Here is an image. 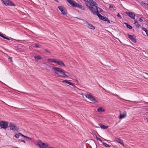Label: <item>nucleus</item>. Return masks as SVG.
<instances>
[{"label":"nucleus","mask_w":148,"mask_h":148,"mask_svg":"<svg viewBox=\"0 0 148 148\" xmlns=\"http://www.w3.org/2000/svg\"><path fill=\"white\" fill-rule=\"evenodd\" d=\"M52 70L55 71V73L58 75L60 77H68V76L65 74V71L61 68L53 67L51 68Z\"/></svg>","instance_id":"1"},{"label":"nucleus","mask_w":148,"mask_h":148,"mask_svg":"<svg viewBox=\"0 0 148 148\" xmlns=\"http://www.w3.org/2000/svg\"><path fill=\"white\" fill-rule=\"evenodd\" d=\"M98 8H99V7L95 5H92L90 4H89V9L94 15H97V13H99Z\"/></svg>","instance_id":"2"},{"label":"nucleus","mask_w":148,"mask_h":148,"mask_svg":"<svg viewBox=\"0 0 148 148\" xmlns=\"http://www.w3.org/2000/svg\"><path fill=\"white\" fill-rule=\"evenodd\" d=\"M85 96L86 98H88L92 102L94 103H97L98 102V101L96 100L94 97L90 94H86L85 95Z\"/></svg>","instance_id":"3"},{"label":"nucleus","mask_w":148,"mask_h":148,"mask_svg":"<svg viewBox=\"0 0 148 148\" xmlns=\"http://www.w3.org/2000/svg\"><path fill=\"white\" fill-rule=\"evenodd\" d=\"M8 123L5 121H0V129H3L5 130L8 127Z\"/></svg>","instance_id":"4"},{"label":"nucleus","mask_w":148,"mask_h":148,"mask_svg":"<svg viewBox=\"0 0 148 148\" xmlns=\"http://www.w3.org/2000/svg\"><path fill=\"white\" fill-rule=\"evenodd\" d=\"M1 2L6 6H15V5L12 2L9 0H1Z\"/></svg>","instance_id":"5"},{"label":"nucleus","mask_w":148,"mask_h":148,"mask_svg":"<svg viewBox=\"0 0 148 148\" xmlns=\"http://www.w3.org/2000/svg\"><path fill=\"white\" fill-rule=\"evenodd\" d=\"M37 145L40 148H47L48 146V145L47 144H46L42 142L40 140L38 141Z\"/></svg>","instance_id":"6"},{"label":"nucleus","mask_w":148,"mask_h":148,"mask_svg":"<svg viewBox=\"0 0 148 148\" xmlns=\"http://www.w3.org/2000/svg\"><path fill=\"white\" fill-rule=\"evenodd\" d=\"M9 126L10 130L13 131H17L19 129L16 126L15 124L13 123H10Z\"/></svg>","instance_id":"7"},{"label":"nucleus","mask_w":148,"mask_h":148,"mask_svg":"<svg viewBox=\"0 0 148 148\" xmlns=\"http://www.w3.org/2000/svg\"><path fill=\"white\" fill-rule=\"evenodd\" d=\"M128 36L129 39L131 40V41L134 43L136 42V40L135 37V36L133 35H131L130 34H128Z\"/></svg>","instance_id":"8"},{"label":"nucleus","mask_w":148,"mask_h":148,"mask_svg":"<svg viewBox=\"0 0 148 148\" xmlns=\"http://www.w3.org/2000/svg\"><path fill=\"white\" fill-rule=\"evenodd\" d=\"M125 13L131 18L133 19H135V15L134 13L132 12H126Z\"/></svg>","instance_id":"9"},{"label":"nucleus","mask_w":148,"mask_h":148,"mask_svg":"<svg viewBox=\"0 0 148 148\" xmlns=\"http://www.w3.org/2000/svg\"><path fill=\"white\" fill-rule=\"evenodd\" d=\"M127 115V112L125 111H124L121 114H120L119 116V118L121 119H124L126 117Z\"/></svg>","instance_id":"10"},{"label":"nucleus","mask_w":148,"mask_h":148,"mask_svg":"<svg viewBox=\"0 0 148 148\" xmlns=\"http://www.w3.org/2000/svg\"><path fill=\"white\" fill-rule=\"evenodd\" d=\"M97 16L101 20H103L105 21H106L108 20V18L105 17L101 15L99 13H97Z\"/></svg>","instance_id":"11"},{"label":"nucleus","mask_w":148,"mask_h":148,"mask_svg":"<svg viewBox=\"0 0 148 148\" xmlns=\"http://www.w3.org/2000/svg\"><path fill=\"white\" fill-rule=\"evenodd\" d=\"M67 1L72 6L76 7L77 3L71 0H67Z\"/></svg>","instance_id":"12"},{"label":"nucleus","mask_w":148,"mask_h":148,"mask_svg":"<svg viewBox=\"0 0 148 148\" xmlns=\"http://www.w3.org/2000/svg\"><path fill=\"white\" fill-rule=\"evenodd\" d=\"M85 23L87 25V27L90 29H95V27L92 25L91 24L89 23L87 21H86Z\"/></svg>","instance_id":"13"},{"label":"nucleus","mask_w":148,"mask_h":148,"mask_svg":"<svg viewBox=\"0 0 148 148\" xmlns=\"http://www.w3.org/2000/svg\"><path fill=\"white\" fill-rule=\"evenodd\" d=\"M114 140L116 141L118 143L121 144L123 146H124L123 141L122 140L120 139V138L116 137L114 138Z\"/></svg>","instance_id":"14"},{"label":"nucleus","mask_w":148,"mask_h":148,"mask_svg":"<svg viewBox=\"0 0 148 148\" xmlns=\"http://www.w3.org/2000/svg\"><path fill=\"white\" fill-rule=\"evenodd\" d=\"M58 8L62 12V14L65 15L67 14L66 12L64 11V10H63V8L62 6H59L58 7Z\"/></svg>","instance_id":"15"},{"label":"nucleus","mask_w":148,"mask_h":148,"mask_svg":"<svg viewBox=\"0 0 148 148\" xmlns=\"http://www.w3.org/2000/svg\"><path fill=\"white\" fill-rule=\"evenodd\" d=\"M56 63H57L58 65L61 66H65V65L64 63L61 60H56Z\"/></svg>","instance_id":"16"},{"label":"nucleus","mask_w":148,"mask_h":148,"mask_svg":"<svg viewBox=\"0 0 148 148\" xmlns=\"http://www.w3.org/2000/svg\"><path fill=\"white\" fill-rule=\"evenodd\" d=\"M62 82L65 83L69 84L71 85H72L74 87H75L74 84V83H73L71 82H69L68 80H64L62 81Z\"/></svg>","instance_id":"17"},{"label":"nucleus","mask_w":148,"mask_h":148,"mask_svg":"<svg viewBox=\"0 0 148 148\" xmlns=\"http://www.w3.org/2000/svg\"><path fill=\"white\" fill-rule=\"evenodd\" d=\"M87 1L89 2L90 3L93 5L95 6L98 5L93 0H87Z\"/></svg>","instance_id":"18"},{"label":"nucleus","mask_w":148,"mask_h":148,"mask_svg":"<svg viewBox=\"0 0 148 148\" xmlns=\"http://www.w3.org/2000/svg\"><path fill=\"white\" fill-rule=\"evenodd\" d=\"M76 7L82 10H84L85 9V7L81 5H79L77 3V4Z\"/></svg>","instance_id":"19"},{"label":"nucleus","mask_w":148,"mask_h":148,"mask_svg":"<svg viewBox=\"0 0 148 148\" xmlns=\"http://www.w3.org/2000/svg\"><path fill=\"white\" fill-rule=\"evenodd\" d=\"M99 125L100 126V127L101 129H106L108 128V126H106L105 125L101 124H99Z\"/></svg>","instance_id":"20"},{"label":"nucleus","mask_w":148,"mask_h":148,"mask_svg":"<svg viewBox=\"0 0 148 148\" xmlns=\"http://www.w3.org/2000/svg\"><path fill=\"white\" fill-rule=\"evenodd\" d=\"M56 59L52 58L49 59L47 60V61L50 62H54L55 63L56 62Z\"/></svg>","instance_id":"21"},{"label":"nucleus","mask_w":148,"mask_h":148,"mask_svg":"<svg viewBox=\"0 0 148 148\" xmlns=\"http://www.w3.org/2000/svg\"><path fill=\"white\" fill-rule=\"evenodd\" d=\"M124 24L129 29H132V27L130 25L128 24L127 23H124Z\"/></svg>","instance_id":"22"},{"label":"nucleus","mask_w":148,"mask_h":148,"mask_svg":"<svg viewBox=\"0 0 148 148\" xmlns=\"http://www.w3.org/2000/svg\"><path fill=\"white\" fill-rule=\"evenodd\" d=\"M142 29L146 33L147 35L148 36V30H147L146 28L144 27H142Z\"/></svg>","instance_id":"23"},{"label":"nucleus","mask_w":148,"mask_h":148,"mask_svg":"<svg viewBox=\"0 0 148 148\" xmlns=\"http://www.w3.org/2000/svg\"><path fill=\"white\" fill-rule=\"evenodd\" d=\"M34 58L37 60H41V57L38 56H34Z\"/></svg>","instance_id":"24"},{"label":"nucleus","mask_w":148,"mask_h":148,"mask_svg":"<svg viewBox=\"0 0 148 148\" xmlns=\"http://www.w3.org/2000/svg\"><path fill=\"white\" fill-rule=\"evenodd\" d=\"M97 110L98 112H103L105 110L104 109L103 110L102 109V108L99 107L97 109Z\"/></svg>","instance_id":"25"},{"label":"nucleus","mask_w":148,"mask_h":148,"mask_svg":"<svg viewBox=\"0 0 148 148\" xmlns=\"http://www.w3.org/2000/svg\"><path fill=\"white\" fill-rule=\"evenodd\" d=\"M0 36L4 38L5 39H6L8 40H9V39L7 37H5L4 36H3L2 34L1 33H0Z\"/></svg>","instance_id":"26"},{"label":"nucleus","mask_w":148,"mask_h":148,"mask_svg":"<svg viewBox=\"0 0 148 148\" xmlns=\"http://www.w3.org/2000/svg\"><path fill=\"white\" fill-rule=\"evenodd\" d=\"M102 144L104 146L106 147H111V145H109L108 144H107V143H106L104 142H103L102 143Z\"/></svg>","instance_id":"27"},{"label":"nucleus","mask_w":148,"mask_h":148,"mask_svg":"<svg viewBox=\"0 0 148 148\" xmlns=\"http://www.w3.org/2000/svg\"><path fill=\"white\" fill-rule=\"evenodd\" d=\"M141 4L142 5H144L147 8V7L148 6V3H145L144 2H143V1H142L141 2Z\"/></svg>","instance_id":"28"},{"label":"nucleus","mask_w":148,"mask_h":148,"mask_svg":"<svg viewBox=\"0 0 148 148\" xmlns=\"http://www.w3.org/2000/svg\"><path fill=\"white\" fill-rule=\"evenodd\" d=\"M144 77L146 79L148 78V74L147 73H145V76Z\"/></svg>","instance_id":"29"},{"label":"nucleus","mask_w":148,"mask_h":148,"mask_svg":"<svg viewBox=\"0 0 148 148\" xmlns=\"http://www.w3.org/2000/svg\"><path fill=\"white\" fill-rule=\"evenodd\" d=\"M135 25H136V27L137 28H138L139 27H140L141 26L138 23H137Z\"/></svg>","instance_id":"30"},{"label":"nucleus","mask_w":148,"mask_h":148,"mask_svg":"<svg viewBox=\"0 0 148 148\" xmlns=\"http://www.w3.org/2000/svg\"><path fill=\"white\" fill-rule=\"evenodd\" d=\"M34 47H36V48H39L40 47L39 46V45L38 44H35L34 45Z\"/></svg>","instance_id":"31"},{"label":"nucleus","mask_w":148,"mask_h":148,"mask_svg":"<svg viewBox=\"0 0 148 148\" xmlns=\"http://www.w3.org/2000/svg\"><path fill=\"white\" fill-rule=\"evenodd\" d=\"M14 136L16 138H18L19 137V134H16L15 136Z\"/></svg>","instance_id":"32"},{"label":"nucleus","mask_w":148,"mask_h":148,"mask_svg":"<svg viewBox=\"0 0 148 148\" xmlns=\"http://www.w3.org/2000/svg\"><path fill=\"white\" fill-rule=\"evenodd\" d=\"M113 8V6L112 5H110L109 6V8L110 10H112V9Z\"/></svg>","instance_id":"33"},{"label":"nucleus","mask_w":148,"mask_h":148,"mask_svg":"<svg viewBox=\"0 0 148 148\" xmlns=\"http://www.w3.org/2000/svg\"><path fill=\"white\" fill-rule=\"evenodd\" d=\"M98 12L99 11V12H101L103 11L102 10L101 8H99H99H98Z\"/></svg>","instance_id":"34"},{"label":"nucleus","mask_w":148,"mask_h":148,"mask_svg":"<svg viewBox=\"0 0 148 148\" xmlns=\"http://www.w3.org/2000/svg\"><path fill=\"white\" fill-rule=\"evenodd\" d=\"M19 134L21 135L22 136L24 137V138H25V137H26V136L23 135V134H22L21 133H19Z\"/></svg>","instance_id":"35"},{"label":"nucleus","mask_w":148,"mask_h":148,"mask_svg":"<svg viewBox=\"0 0 148 148\" xmlns=\"http://www.w3.org/2000/svg\"><path fill=\"white\" fill-rule=\"evenodd\" d=\"M117 16L119 17L120 18H122V17H121V15H120V14H119V13H118L117 15Z\"/></svg>","instance_id":"36"},{"label":"nucleus","mask_w":148,"mask_h":148,"mask_svg":"<svg viewBox=\"0 0 148 148\" xmlns=\"http://www.w3.org/2000/svg\"><path fill=\"white\" fill-rule=\"evenodd\" d=\"M134 24H135V25L138 23V21L136 20H134Z\"/></svg>","instance_id":"37"},{"label":"nucleus","mask_w":148,"mask_h":148,"mask_svg":"<svg viewBox=\"0 0 148 148\" xmlns=\"http://www.w3.org/2000/svg\"><path fill=\"white\" fill-rule=\"evenodd\" d=\"M45 51L47 52L48 53H50V51H49L47 49H45Z\"/></svg>","instance_id":"38"},{"label":"nucleus","mask_w":148,"mask_h":148,"mask_svg":"<svg viewBox=\"0 0 148 148\" xmlns=\"http://www.w3.org/2000/svg\"><path fill=\"white\" fill-rule=\"evenodd\" d=\"M96 138L97 140H99L100 139V138H99L98 137L96 136Z\"/></svg>","instance_id":"39"},{"label":"nucleus","mask_w":148,"mask_h":148,"mask_svg":"<svg viewBox=\"0 0 148 148\" xmlns=\"http://www.w3.org/2000/svg\"><path fill=\"white\" fill-rule=\"evenodd\" d=\"M26 137H25V138H27L28 139H29V140H30L31 139V138L29 137H27V136H26Z\"/></svg>","instance_id":"40"},{"label":"nucleus","mask_w":148,"mask_h":148,"mask_svg":"<svg viewBox=\"0 0 148 148\" xmlns=\"http://www.w3.org/2000/svg\"><path fill=\"white\" fill-rule=\"evenodd\" d=\"M139 21L141 22H142L143 21V20L142 19L141 17L139 19Z\"/></svg>","instance_id":"41"},{"label":"nucleus","mask_w":148,"mask_h":148,"mask_svg":"<svg viewBox=\"0 0 148 148\" xmlns=\"http://www.w3.org/2000/svg\"><path fill=\"white\" fill-rule=\"evenodd\" d=\"M85 4H86V5L87 7H88L89 8V4H88V3H86Z\"/></svg>","instance_id":"42"},{"label":"nucleus","mask_w":148,"mask_h":148,"mask_svg":"<svg viewBox=\"0 0 148 148\" xmlns=\"http://www.w3.org/2000/svg\"><path fill=\"white\" fill-rule=\"evenodd\" d=\"M9 59L10 60V61L11 62H12V58H11V57H9Z\"/></svg>","instance_id":"43"},{"label":"nucleus","mask_w":148,"mask_h":148,"mask_svg":"<svg viewBox=\"0 0 148 148\" xmlns=\"http://www.w3.org/2000/svg\"><path fill=\"white\" fill-rule=\"evenodd\" d=\"M21 141L23 142L25 144H26V142L24 140H21Z\"/></svg>","instance_id":"44"},{"label":"nucleus","mask_w":148,"mask_h":148,"mask_svg":"<svg viewBox=\"0 0 148 148\" xmlns=\"http://www.w3.org/2000/svg\"><path fill=\"white\" fill-rule=\"evenodd\" d=\"M107 21L108 23H110V21L109 20H108V19Z\"/></svg>","instance_id":"45"},{"label":"nucleus","mask_w":148,"mask_h":148,"mask_svg":"<svg viewBox=\"0 0 148 148\" xmlns=\"http://www.w3.org/2000/svg\"><path fill=\"white\" fill-rule=\"evenodd\" d=\"M99 141L101 142H102V140L100 139L99 140Z\"/></svg>","instance_id":"46"},{"label":"nucleus","mask_w":148,"mask_h":148,"mask_svg":"<svg viewBox=\"0 0 148 148\" xmlns=\"http://www.w3.org/2000/svg\"><path fill=\"white\" fill-rule=\"evenodd\" d=\"M54 0L56 2H59V1L58 0Z\"/></svg>","instance_id":"47"},{"label":"nucleus","mask_w":148,"mask_h":148,"mask_svg":"<svg viewBox=\"0 0 148 148\" xmlns=\"http://www.w3.org/2000/svg\"><path fill=\"white\" fill-rule=\"evenodd\" d=\"M82 96H83V97H84V93H82Z\"/></svg>","instance_id":"48"},{"label":"nucleus","mask_w":148,"mask_h":148,"mask_svg":"<svg viewBox=\"0 0 148 148\" xmlns=\"http://www.w3.org/2000/svg\"><path fill=\"white\" fill-rule=\"evenodd\" d=\"M146 119L147 120V121L148 122V119L147 118H146Z\"/></svg>","instance_id":"49"},{"label":"nucleus","mask_w":148,"mask_h":148,"mask_svg":"<svg viewBox=\"0 0 148 148\" xmlns=\"http://www.w3.org/2000/svg\"><path fill=\"white\" fill-rule=\"evenodd\" d=\"M84 0L85 1H87V0Z\"/></svg>","instance_id":"50"},{"label":"nucleus","mask_w":148,"mask_h":148,"mask_svg":"<svg viewBox=\"0 0 148 148\" xmlns=\"http://www.w3.org/2000/svg\"><path fill=\"white\" fill-rule=\"evenodd\" d=\"M117 124V123H116V124H115V125H116Z\"/></svg>","instance_id":"51"},{"label":"nucleus","mask_w":148,"mask_h":148,"mask_svg":"<svg viewBox=\"0 0 148 148\" xmlns=\"http://www.w3.org/2000/svg\"><path fill=\"white\" fill-rule=\"evenodd\" d=\"M96 148H97V145H96Z\"/></svg>","instance_id":"52"}]
</instances>
